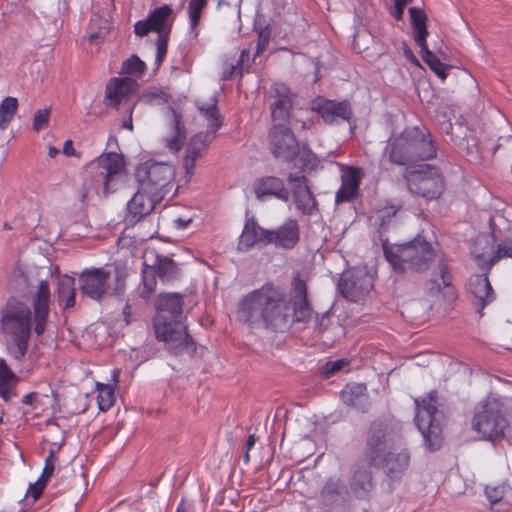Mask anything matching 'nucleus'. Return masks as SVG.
<instances>
[{"instance_id":"37998d69","label":"nucleus","mask_w":512,"mask_h":512,"mask_svg":"<svg viewBox=\"0 0 512 512\" xmlns=\"http://www.w3.org/2000/svg\"><path fill=\"white\" fill-rule=\"evenodd\" d=\"M186 139V130H174L165 138V147L172 153L179 152Z\"/></svg>"},{"instance_id":"a18cd8bd","label":"nucleus","mask_w":512,"mask_h":512,"mask_svg":"<svg viewBox=\"0 0 512 512\" xmlns=\"http://www.w3.org/2000/svg\"><path fill=\"white\" fill-rule=\"evenodd\" d=\"M506 486L500 485H488L485 487V495L490 502L492 508L498 504H502V500L505 495Z\"/></svg>"},{"instance_id":"a878e982","label":"nucleus","mask_w":512,"mask_h":512,"mask_svg":"<svg viewBox=\"0 0 512 512\" xmlns=\"http://www.w3.org/2000/svg\"><path fill=\"white\" fill-rule=\"evenodd\" d=\"M342 401L355 409L366 412L370 405L367 386L364 383H349L341 391Z\"/></svg>"},{"instance_id":"8fccbe9b","label":"nucleus","mask_w":512,"mask_h":512,"mask_svg":"<svg viewBox=\"0 0 512 512\" xmlns=\"http://www.w3.org/2000/svg\"><path fill=\"white\" fill-rule=\"evenodd\" d=\"M50 114V108L38 109L33 117V128H42L43 126H48Z\"/></svg>"},{"instance_id":"7c9ffc66","label":"nucleus","mask_w":512,"mask_h":512,"mask_svg":"<svg viewBox=\"0 0 512 512\" xmlns=\"http://www.w3.org/2000/svg\"><path fill=\"white\" fill-rule=\"evenodd\" d=\"M55 297L59 306L64 310L74 307L76 303L75 279L66 274L59 275Z\"/></svg>"},{"instance_id":"1a4fd4ad","label":"nucleus","mask_w":512,"mask_h":512,"mask_svg":"<svg viewBox=\"0 0 512 512\" xmlns=\"http://www.w3.org/2000/svg\"><path fill=\"white\" fill-rule=\"evenodd\" d=\"M135 177L142 191L163 198L173 185L175 168L167 162L147 160L137 166Z\"/></svg>"},{"instance_id":"a211bd4d","label":"nucleus","mask_w":512,"mask_h":512,"mask_svg":"<svg viewBox=\"0 0 512 512\" xmlns=\"http://www.w3.org/2000/svg\"><path fill=\"white\" fill-rule=\"evenodd\" d=\"M269 138L275 158L290 162L298 155L299 143L292 130H272Z\"/></svg>"},{"instance_id":"774afa93","label":"nucleus","mask_w":512,"mask_h":512,"mask_svg":"<svg viewBox=\"0 0 512 512\" xmlns=\"http://www.w3.org/2000/svg\"><path fill=\"white\" fill-rule=\"evenodd\" d=\"M256 443V438H255V435L254 434H250L248 437H247V440H246V450H251L254 445Z\"/></svg>"},{"instance_id":"473e14b6","label":"nucleus","mask_w":512,"mask_h":512,"mask_svg":"<svg viewBox=\"0 0 512 512\" xmlns=\"http://www.w3.org/2000/svg\"><path fill=\"white\" fill-rule=\"evenodd\" d=\"M19 378L8 367L4 359H0V397L4 401H9L15 396L14 387L18 383Z\"/></svg>"},{"instance_id":"72a5a7b5","label":"nucleus","mask_w":512,"mask_h":512,"mask_svg":"<svg viewBox=\"0 0 512 512\" xmlns=\"http://www.w3.org/2000/svg\"><path fill=\"white\" fill-rule=\"evenodd\" d=\"M409 14L414 33V40L420 48H424L425 43H427L426 38L428 36L426 14L423 10L416 7H411L409 9Z\"/></svg>"},{"instance_id":"052dcab7","label":"nucleus","mask_w":512,"mask_h":512,"mask_svg":"<svg viewBox=\"0 0 512 512\" xmlns=\"http://www.w3.org/2000/svg\"><path fill=\"white\" fill-rule=\"evenodd\" d=\"M344 364H345L344 360H336V361L330 362V363H328L329 367H328L327 372L331 373V374L335 373V372L341 370Z\"/></svg>"},{"instance_id":"412c9836","label":"nucleus","mask_w":512,"mask_h":512,"mask_svg":"<svg viewBox=\"0 0 512 512\" xmlns=\"http://www.w3.org/2000/svg\"><path fill=\"white\" fill-rule=\"evenodd\" d=\"M143 266L150 267L162 281H172L179 275L178 265L169 257L148 248L143 254Z\"/></svg>"},{"instance_id":"4468645a","label":"nucleus","mask_w":512,"mask_h":512,"mask_svg":"<svg viewBox=\"0 0 512 512\" xmlns=\"http://www.w3.org/2000/svg\"><path fill=\"white\" fill-rule=\"evenodd\" d=\"M110 271L105 268L85 269L79 275V288L93 300H100L110 293Z\"/></svg>"},{"instance_id":"49530a36","label":"nucleus","mask_w":512,"mask_h":512,"mask_svg":"<svg viewBox=\"0 0 512 512\" xmlns=\"http://www.w3.org/2000/svg\"><path fill=\"white\" fill-rule=\"evenodd\" d=\"M272 35V29L269 26L264 27L258 33L255 56L262 55L268 48Z\"/></svg>"},{"instance_id":"9d476101","label":"nucleus","mask_w":512,"mask_h":512,"mask_svg":"<svg viewBox=\"0 0 512 512\" xmlns=\"http://www.w3.org/2000/svg\"><path fill=\"white\" fill-rule=\"evenodd\" d=\"M138 83L130 77H112L108 80L103 103L106 107L132 114L137 104ZM122 128H133L131 116L124 120Z\"/></svg>"},{"instance_id":"f8f14e48","label":"nucleus","mask_w":512,"mask_h":512,"mask_svg":"<svg viewBox=\"0 0 512 512\" xmlns=\"http://www.w3.org/2000/svg\"><path fill=\"white\" fill-rule=\"evenodd\" d=\"M399 441L387 424L373 423L364 450L369 465L377 467L383 464L385 457L392 455V450H398Z\"/></svg>"},{"instance_id":"f257e3e1","label":"nucleus","mask_w":512,"mask_h":512,"mask_svg":"<svg viewBox=\"0 0 512 512\" xmlns=\"http://www.w3.org/2000/svg\"><path fill=\"white\" fill-rule=\"evenodd\" d=\"M312 314L307 283L299 275L293 278L288 296L281 287L268 282L245 295L237 309L241 322L263 325L274 332H282L294 322L307 323Z\"/></svg>"},{"instance_id":"680f3d73","label":"nucleus","mask_w":512,"mask_h":512,"mask_svg":"<svg viewBox=\"0 0 512 512\" xmlns=\"http://www.w3.org/2000/svg\"><path fill=\"white\" fill-rule=\"evenodd\" d=\"M249 55H250L249 50L243 49L240 53V57L237 62V66H240L243 69V66L245 65V63L249 62Z\"/></svg>"},{"instance_id":"5fc2aeb1","label":"nucleus","mask_w":512,"mask_h":512,"mask_svg":"<svg viewBox=\"0 0 512 512\" xmlns=\"http://www.w3.org/2000/svg\"><path fill=\"white\" fill-rule=\"evenodd\" d=\"M272 89L275 92L277 100H282L284 98H292L290 89L283 83H275Z\"/></svg>"},{"instance_id":"39448f33","label":"nucleus","mask_w":512,"mask_h":512,"mask_svg":"<svg viewBox=\"0 0 512 512\" xmlns=\"http://www.w3.org/2000/svg\"><path fill=\"white\" fill-rule=\"evenodd\" d=\"M0 326L13 340L15 348L11 351L12 357L18 361L23 360L28 350L32 329L30 307L18 299H9L2 310Z\"/></svg>"},{"instance_id":"f3484780","label":"nucleus","mask_w":512,"mask_h":512,"mask_svg":"<svg viewBox=\"0 0 512 512\" xmlns=\"http://www.w3.org/2000/svg\"><path fill=\"white\" fill-rule=\"evenodd\" d=\"M215 131L216 130H200L191 137L184 158V169L186 176L189 178L194 175L196 161L204 155L208 145L215 138Z\"/></svg>"},{"instance_id":"3c124183","label":"nucleus","mask_w":512,"mask_h":512,"mask_svg":"<svg viewBox=\"0 0 512 512\" xmlns=\"http://www.w3.org/2000/svg\"><path fill=\"white\" fill-rule=\"evenodd\" d=\"M48 480L42 477H39L38 480L29 486L28 494L33 498V500H38L47 485Z\"/></svg>"},{"instance_id":"e2e57ef3","label":"nucleus","mask_w":512,"mask_h":512,"mask_svg":"<svg viewBox=\"0 0 512 512\" xmlns=\"http://www.w3.org/2000/svg\"><path fill=\"white\" fill-rule=\"evenodd\" d=\"M37 397V393L31 392L23 396L22 403L27 405H33Z\"/></svg>"},{"instance_id":"0eeeda50","label":"nucleus","mask_w":512,"mask_h":512,"mask_svg":"<svg viewBox=\"0 0 512 512\" xmlns=\"http://www.w3.org/2000/svg\"><path fill=\"white\" fill-rule=\"evenodd\" d=\"M415 424L421 432L428 448L438 450L442 437V414L437 408V392L431 391L422 399H415Z\"/></svg>"},{"instance_id":"c756f323","label":"nucleus","mask_w":512,"mask_h":512,"mask_svg":"<svg viewBox=\"0 0 512 512\" xmlns=\"http://www.w3.org/2000/svg\"><path fill=\"white\" fill-rule=\"evenodd\" d=\"M369 463L360 461L354 470L350 487L358 498L366 497L373 489L372 474Z\"/></svg>"},{"instance_id":"2eb2a0df","label":"nucleus","mask_w":512,"mask_h":512,"mask_svg":"<svg viewBox=\"0 0 512 512\" xmlns=\"http://www.w3.org/2000/svg\"><path fill=\"white\" fill-rule=\"evenodd\" d=\"M172 13L173 10L168 5L155 8L145 20L135 23V34L139 37L147 36L150 32H157L159 35H169L173 24Z\"/></svg>"},{"instance_id":"20e7f679","label":"nucleus","mask_w":512,"mask_h":512,"mask_svg":"<svg viewBox=\"0 0 512 512\" xmlns=\"http://www.w3.org/2000/svg\"><path fill=\"white\" fill-rule=\"evenodd\" d=\"M85 182L81 189V201L93 193L108 195L115 192L125 175V159L116 152L102 153L85 168Z\"/></svg>"},{"instance_id":"bf43d9fd","label":"nucleus","mask_w":512,"mask_h":512,"mask_svg":"<svg viewBox=\"0 0 512 512\" xmlns=\"http://www.w3.org/2000/svg\"><path fill=\"white\" fill-rule=\"evenodd\" d=\"M394 2H395V13H394V17H395L397 20H401V19H402V16H403V13H404L405 6H406V4H407L409 1L397 0V1H394Z\"/></svg>"},{"instance_id":"393cba45","label":"nucleus","mask_w":512,"mask_h":512,"mask_svg":"<svg viewBox=\"0 0 512 512\" xmlns=\"http://www.w3.org/2000/svg\"><path fill=\"white\" fill-rule=\"evenodd\" d=\"M468 289L476 299V310L482 316L483 309L494 300V292L486 275H474L469 279Z\"/></svg>"},{"instance_id":"6e6d98bb","label":"nucleus","mask_w":512,"mask_h":512,"mask_svg":"<svg viewBox=\"0 0 512 512\" xmlns=\"http://www.w3.org/2000/svg\"><path fill=\"white\" fill-rule=\"evenodd\" d=\"M510 257L512 258V241H503L498 245L497 258Z\"/></svg>"},{"instance_id":"f03ea898","label":"nucleus","mask_w":512,"mask_h":512,"mask_svg":"<svg viewBox=\"0 0 512 512\" xmlns=\"http://www.w3.org/2000/svg\"><path fill=\"white\" fill-rule=\"evenodd\" d=\"M158 310L153 318L156 339L163 341L175 355L194 353L196 344L182 322L183 299L177 293L161 294L156 303Z\"/></svg>"},{"instance_id":"e433bc0d","label":"nucleus","mask_w":512,"mask_h":512,"mask_svg":"<svg viewBox=\"0 0 512 512\" xmlns=\"http://www.w3.org/2000/svg\"><path fill=\"white\" fill-rule=\"evenodd\" d=\"M145 71V62L136 54H133L122 62L120 74L124 75V77H130L137 81L144 75Z\"/></svg>"},{"instance_id":"2f4dec72","label":"nucleus","mask_w":512,"mask_h":512,"mask_svg":"<svg viewBox=\"0 0 512 512\" xmlns=\"http://www.w3.org/2000/svg\"><path fill=\"white\" fill-rule=\"evenodd\" d=\"M292 194L297 209L303 214L312 215L317 210V201L308 185H294Z\"/></svg>"},{"instance_id":"ea45409f","label":"nucleus","mask_w":512,"mask_h":512,"mask_svg":"<svg viewBox=\"0 0 512 512\" xmlns=\"http://www.w3.org/2000/svg\"><path fill=\"white\" fill-rule=\"evenodd\" d=\"M18 100L15 97L7 96L0 103V128L11 122L18 110Z\"/></svg>"},{"instance_id":"69168bd1","label":"nucleus","mask_w":512,"mask_h":512,"mask_svg":"<svg viewBox=\"0 0 512 512\" xmlns=\"http://www.w3.org/2000/svg\"><path fill=\"white\" fill-rule=\"evenodd\" d=\"M329 321V318L326 314H322L320 317L317 316V320H316V328L321 331L322 330V326L325 325L326 322Z\"/></svg>"},{"instance_id":"6ab92c4d","label":"nucleus","mask_w":512,"mask_h":512,"mask_svg":"<svg viewBox=\"0 0 512 512\" xmlns=\"http://www.w3.org/2000/svg\"><path fill=\"white\" fill-rule=\"evenodd\" d=\"M271 234V230L261 227L255 218H248L239 237L237 248L239 251L247 252L256 245L268 246L272 241Z\"/></svg>"},{"instance_id":"0e129e2a","label":"nucleus","mask_w":512,"mask_h":512,"mask_svg":"<svg viewBox=\"0 0 512 512\" xmlns=\"http://www.w3.org/2000/svg\"><path fill=\"white\" fill-rule=\"evenodd\" d=\"M74 148H73V143L71 140H67L65 143H64V146H63V153L67 156H72L74 155Z\"/></svg>"},{"instance_id":"5701e85b","label":"nucleus","mask_w":512,"mask_h":512,"mask_svg":"<svg viewBox=\"0 0 512 512\" xmlns=\"http://www.w3.org/2000/svg\"><path fill=\"white\" fill-rule=\"evenodd\" d=\"M254 193L259 200H265L268 197H276L279 200L287 202L290 197L289 190L285 187L283 181L274 176H265L258 178L253 183Z\"/></svg>"},{"instance_id":"aec40b11","label":"nucleus","mask_w":512,"mask_h":512,"mask_svg":"<svg viewBox=\"0 0 512 512\" xmlns=\"http://www.w3.org/2000/svg\"><path fill=\"white\" fill-rule=\"evenodd\" d=\"M373 288L370 276L364 271L353 272L339 282L341 294L350 301L357 302Z\"/></svg>"},{"instance_id":"58836bf2","label":"nucleus","mask_w":512,"mask_h":512,"mask_svg":"<svg viewBox=\"0 0 512 512\" xmlns=\"http://www.w3.org/2000/svg\"><path fill=\"white\" fill-rule=\"evenodd\" d=\"M420 49L423 61L442 81H444L447 78V70L450 66L442 63L439 58L429 50L427 43H425L424 48Z\"/></svg>"},{"instance_id":"4c0bfd02","label":"nucleus","mask_w":512,"mask_h":512,"mask_svg":"<svg viewBox=\"0 0 512 512\" xmlns=\"http://www.w3.org/2000/svg\"><path fill=\"white\" fill-rule=\"evenodd\" d=\"M97 405L100 411H108L116 401L115 387L111 384L96 382Z\"/></svg>"},{"instance_id":"c03bdc74","label":"nucleus","mask_w":512,"mask_h":512,"mask_svg":"<svg viewBox=\"0 0 512 512\" xmlns=\"http://www.w3.org/2000/svg\"><path fill=\"white\" fill-rule=\"evenodd\" d=\"M373 37L367 30H359L355 33L353 38L352 47L357 53H364L368 50L369 44L372 42Z\"/></svg>"},{"instance_id":"c9c22d12","label":"nucleus","mask_w":512,"mask_h":512,"mask_svg":"<svg viewBox=\"0 0 512 512\" xmlns=\"http://www.w3.org/2000/svg\"><path fill=\"white\" fill-rule=\"evenodd\" d=\"M292 107V98L276 100L271 105V116L275 122L273 128H285V124L290 115Z\"/></svg>"},{"instance_id":"7ed1b4c3","label":"nucleus","mask_w":512,"mask_h":512,"mask_svg":"<svg viewBox=\"0 0 512 512\" xmlns=\"http://www.w3.org/2000/svg\"><path fill=\"white\" fill-rule=\"evenodd\" d=\"M385 152L391 163L408 166L435 158L437 146L429 130H393Z\"/></svg>"},{"instance_id":"13d9d810","label":"nucleus","mask_w":512,"mask_h":512,"mask_svg":"<svg viewBox=\"0 0 512 512\" xmlns=\"http://www.w3.org/2000/svg\"><path fill=\"white\" fill-rule=\"evenodd\" d=\"M236 70H239L240 74H242V68L240 66H237V64H226V67L223 70V79H230Z\"/></svg>"},{"instance_id":"4d7b16f0","label":"nucleus","mask_w":512,"mask_h":512,"mask_svg":"<svg viewBox=\"0 0 512 512\" xmlns=\"http://www.w3.org/2000/svg\"><path fill=\"white\" fill-rule=\"evenodd\" d=\"M288 182L292 185H307V179L303 174L290 173L288 175Z\"/></svg>"},{"instance_id":"a19ab883","label":"nucleus","mask_w":512,"mask_h":512,"mask_svg":"<svg viewBox=\"0 0 512 512\" xmlns=\"http://www.w3.org/2000/svg\"><path fill=\"white\" fill-rule=\"evenodd\" d=\"M142 284L143 287L140 291V296L147 300L156 291L157 281L155 271L150 267H145L142 271Z\"/></svg>"},{"instance_id":"864d4df0","label":"nucleus","mask_w":512,"mask_h":512,"mask_svg":"<svg viewBox=\"0 0 512 512\" xmlns=\"http://www.w3.org/2000/svg\"><path fill=\"white\" fill-rule=\"evenodd\" d=\"M398 208L391 205L385 206L378 211L379 218L381 219V226H383L387 220L396 215Z\"/></svg>"},{"instance_id":"cd10ccee","label":"nucleus","mask_w":512,"mask_h":512,"mask_svg":"<svg viewBox=\"0 0 512 512\" xmlns=\"http://www.w3.org/2000/svg\"><path fill=\"white\" fill-rule=\"evenodd\" d=\"M410 456L406 449L402 448L398 442V450H392V455L385 457L383 464L378 468L384 469L386 475L392 479H399L408 468Z\"/></svg>"},{"instance_id":"b1692460","label":"nucleus","mask_w":512,"mask_h":512,"mask_svg":"<svg viewBox=\"0 0 512 512\" xmlns=\"http://www.w3.org/2000/svg\"><path fill=\"white\" fill-rule=\"evenodd\" d=\"M316 110L327 124H332L337 118L349 121L352 110L348 101L336 102L334 100L320 99L316 103Z\"/></svg>"},{"instance_id":"bb28decb","label":"nucleus","mask_w":512,"mask_h":512,"mask_svg":"<svg viewBox=\"0 0 512 512\" xmlns=\"http://www.w3.org/2000/svg\"><path fill=\"white\" fill-rule=\"evenodd\" d=\"M162 198H156L141 190L139 186L138 192L134 194L127 204L128 217L130 221H139L144 216L148 215L153 209L156 201Z\"/></svg>"},{"instance_id":"338daca9","label":"nucleus","mask_w":512,"mask_h":512,"mask_svg":"<svg viewBox=\"0 0 512 512\" xmlns=\"http://www.w3.org/2000/svg\"><path fill=\"white\" fill-rule=\"evenodd\" d=\"M123 315L126 324H129L131 318V306L129 304H126L125 307L123 308Z\"/></svg>"},{"instance_id":"6e6552de","label":"nucleus","mask_w":512,"mask_h":512,"mask_svg":"<svg viewBox=\"0 0 512 512\" xmlns=\"http://www.w3.org/2000/svg\"><path fill=\"white\" fill-rule=\"evenodd\" d=\"M508 426L509 421L504 413V405L499 399L488 396L477 406L472 428L481 439L501 438Z\"/></svg>"},{"instance_id":"f704fd0d","label":"nucleus","mask_w":512,"mask_h":512,"mask_svg":"<svg viewBox=\"0 0 512 512\" xmlns=\"http://www.w3.org/2000/svg\"><path fill=\"white\" fill-rule=\"evenodd\" d=\"M197 107L200 116L207 122L209 128H220L223 125V117L218 110L215 99L210 103H199Z\"/></svg>"},{"instance_id":"423d86ee","label":"nucleus","mask_w":512,"mask_h":512,"mask_svg":"<svg viewBox=\"0 0 512 512\" xmlns=\"http://www.w3.org/2000/svg\"><path fill=\"white\" fill-rule=\"evenodd\" d=\"M383 252L393 270L399 273L426 270L435 257L432 245L421 238L405 244L383 243Z\"/></svg>"},{"instance_id":"de8ad7c7","label":"nucleus","mask_w":512,"mask_h":512,"mask_svg":"<svg viewBox=\"0 0 512 512\" xmlns=\"http://www.w3.org/2000/svg\"><path fill=\"white\" fill-rule=\"evenodd\" d=\"M168 39L169 35H158V38L156 40V57H155V65L157 67H160L163 63L166 55H167V49H168Z\"/></svg>"},{"instance_id":"9b49d317","label":"nucleus","mask_w":512,"mask_h":512,"mask_svg":"<svg viewBox=\"0 0 512 512\" xmlns=\"http://www.w3.org/2000/svg\"><path fill=\"white\" fill-rule=\"evenodd\" d=\"M411 193L428 201L439 199L445 190V179L440 169L432 165H421L404 173Z\"/></svg>"},{"instance_id":"dca6fc26","label":"nucleus","mask_w":512,"mask_h":512,"mask_svg":"<svg viewBox=\"0 0 512 512\" xmlns=\"http://www.w3.org/2000/svg\"><path fill=\"white\" fill-rule=\"evenodd\" d=\"M50 287L47 280H40L32 296L34 331L40 336L46 329L50 312Z\"/></svg>"},{"instance_id":"79ce46f5","label":"nucleus","mask_w":512,"mask_h":512,"mask_svg":"<svg viewBox=\"0 0 512 512\" xmlns=\"http://www.w3.org/2000/svg\"><path fill=\"white\" fill-rule=\"evenodd\" d=\"M208 0H189L187 13L190 27L195 30L200 23L202 12L207 6Z\"/></svg>"},{"instance_id":"c85d7f7f","label":"nucleus","mask_w":512,"mask_h":512,"mask_svg":"<svg viewBox=\"0 0 512 512\" xmlns=\"http://www.w3.org/2000/svg\"><path fill=\"white\" fill-rule=\"evenodd\" d=\"M361 172L359 168L350 167L342 176V183L336 192L335 202L337 204L355 199L359 194Z\"/></svg>"},{"instance_id":"603ef678","label":"nucleus","mask_w":512,"mask_h":512,"mask_svg":"<svg viewBox=\"0 0 512 512\" xmlns=\"http://www.w3.org/2000/svg\"><path fill=\"white\" fill-rule=\"evenodd\" d=\"M301 159L305 169H315L318 165V158L311 151H303Z\"/></svg>"},{"instance_id":"ddd939ff","label":"nucleus","mask_w":512,"mask_h":512,"mask_svg":"<svg viewBox=\"0 0 512 512\" xmlns=\"http://www.w3.org/2000/svg\"><path fill=\"white\" fill-rule=\"evenodd\" d=\"M425 290L427 295L437 300L451 304L458 298V293L453 284V276L450 268L444 262L438 264L437 271L426 282Z\"/></svg>"},{"instance_id":"4be33fe9","label":"nucleus","mask_w":512,"mask_h":512,"mask_svg":"<svg viewBox=\"0 0 512 512\" xmlns=\"http://www.w3.org/2000/svg\"><path fill=\"white\" fill-rule=\"evenodd\" d=\"M271 244L276 248L291 250L300 241V227L296 219L289 218L276 229H271Z\"/></svg>"},{"instance_id":"09e8293b","label":"nucleus","mask_w":512,"mask_h":512,"mask_svg":"<svg viewBox=\"0 0 512 512\" xmlns=\"http://www.w3.org/2000/svg\"><path fill=\"white\" fill-rule=\"evenodd\" d=\"M57 461H58V458L55 454V451L53 449H51L48 453V456L45 459V464H44L42 473L40 475V477H42L43 480L44 479L49 480L51 478V476L53 475V473L55 471Z\"/></svg>"}]
</instances>
